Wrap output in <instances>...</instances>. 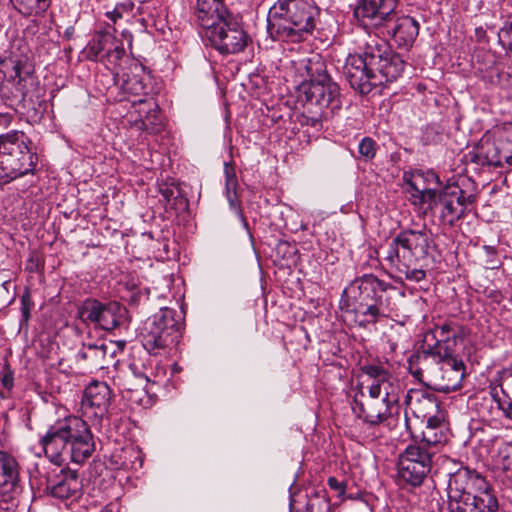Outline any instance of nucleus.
<instances>
[{"label":"nucleus","mask_w":512,"mask_h":512,"mask_svg":"<svg viewBox=\"0 0 512 512\" xmlns=\"http://www.w3.org/2000/svg\"><path fill=\"white\" fill-rule=\"evenodd\" d=\"M470 198L458 185L449 184L436 191L428 209L439 214L441 223L453 226L464 216Z\"/></svg>","instance_id":"9d476101"},{"label":"nucleus","mask_w":512,"mask_h":512,"mask_svg":"<svg viewBox=\"0 0 512 512\" xmlns=\"http://www.w3.org/2000/svg\"><path fill=\"white\" fill-rule=\"evenodd\" d=\"M130 289H131L130 301L132 303H139L141 301L142 297L145 296V294L142 293L141 290L136 289L135 285H133Z\"/></svg>","instance_id":"4d7b16f0"},{"label":"nucleus","mask_w":512,"mask_h":512,"mask_svg":"<svg viewBox=\"0 0 512 512\" xmlns=\"http://www.w3.org/2000/svg\"><path fill=\"white\" fill-rule=\"evenodd\" d=\"M163 197L169 202L171 198H175L174 190L171 188H165L161 190Z\"/></svg>","instance_id":"680f3d73"},{"label":"nucleus","mask_w":512,"mask_h":512,"mask_svg":"<svg viewBox=\"0 0 512 512\" xmlns=\"http://www.w3.org/2000/svg\"><path fill=\"white\" fill-rule=\"evenodd\" d=\"M394 9L393 0H360L354 7V18L358 21L370 19L374 25H381Z\"/></svg>","instance_id":"412c9836"},{"label":"nucleus","mask_w":512,"mask_h":512,"mask_svg":"<svg viewBox=\"0 0 512 512\" xmlns=\"http://www.w3.org/2000/svg\"><path fill=\"white\" fill-rule=\"evenodd\" d=\"M499 503L493 489L486 486L474 494L447 503V512H498Z\"/></svg>","instance_id":"2eb2a0df"},{"label":"nucleus","mask_w":512,"mask_h":512,"mask_svg":"<svg viewBox=\"0 0 512 512\" xmlns=\"http://www.w3.org/2000/svg\"><path fill=\"white\" fill-rule=\"evenodd\" d=\"M328 486L335 493V496L339 499V501H343L345 499L347 487L345 480L334 476L329 477Z\"/></svg>","instance_id":"09e8293b"},{"label":"nucleus","mask_w":512,"mask_h":512,"mask_svg":"<svg viewBox=\"0 0 512 512\" xmlns=\"http://www.w3.org/2000/svg\"><path fill=\"white\" fill-rule=\"evenodd\" d=\"M40 444L45 455L53 462L69 458L76 464H82L95 451V440L90 427L77 416L56 421L41 437Z\"/></svg>","instance_id":"f257e3e1"},{"label":"nucleus","mask_w":512,"mask_h":512,"mask_svg":"<svg viewBox=\"0 0 512 512\" xmlns=\"http://www.w3.org/2000/svg\"><path fill=\"white\" fill-rule=\"evenodd\" d=\"M236 190L237 189H233V190H230L228 188H225V191H226V197H227V200L230 204V206L237 210L240 217L242 218L243 222L245 223V225H247V222L241 212V210L239 209V201H238V198H237V193H236Z\"/></svg>","instance_id":"603ef678"},{"label":"nucleus","mask_w":512,"mask_h":512,"mask_svg":"<svg viewBox=\"0 0 512 512\" xmlns=\"http://www.w3.org/2000/svg\"><path fill=\"white\" fill-rule=\"evenodd\" d=\"M129 368L135 374V376L142 377V373L138 372V370L136 368V364H134V363L130 364Z\"/></svg>","instance_id":"69168bd1"},{"label":"nucleus","mask_w":512,"mask_h":512,"mask_svg":"<svg viewBox=\"0 0 512 512\" xmlns=\"http://www.w3.org/2000/svg\"><path fill=\"white\" fill-rule=\"evenodd\" d=\"M429 473L430 471L417 463L398 460L396 481L402 488H416L423 484Z\"/></svg>","instance_id":"393cba45"},{"label":"nucleus","mask_w":512,"mask_h":512,"mask_svg":"<svg viewBox=\"0 0 512 512\" xmlns=\"http://www.w3.org/2000/svg\"><path fill=\"white\" fill-rule=\"evenodd\" d=\"M362 31L356 40L357 50L354 53V80H357V87L360 94L365 95L371 92L377 85L379 72L386 82L397 80L405 69V61L395 52L383 53L378 46L377 39Z\"/></svg>","instance_id":"f03ea898"},{"label":"nucleus","mask_w":512,"mask_h":512,"mask_svg":"<svg viewBox=\"0 0 512 512\" xmlns=\"http://www.w3.org/2000/svg\"><path fill=\"white\" fill-rule=\"evenodd\" d=\"M302 512H330V502L326 490L321 489L308 495Z\"/></svg>","instance_id":"c9c22d12"},{"label":"nucleus","mask_w":512,"mask_h":512,"mask_svg":"<svg viewBox=\"0 0 512 512\" xmlns=\"http://www.w3.org/2000/svg\"><path fill=\"white\" fill-rule=\"evenodd\" d=\"M319 14L311 0H277L268 12L267 31L274 41L301 42L314 30Z\"/></svg>","instance_id":"7ed1b4c3"},{"label":"nucleus","mask_w":512,"mask_h":512,"mask_svg":"<svg viewBox=\"0 0 512 512\" xmlns=\"http://www.w3.org/2000/svg\"><path fill=\"white\" fill-rule=\"evenodd\" d=\"M360 371L363 375L368 376L373 380L369 387V394L380 397L381 393H384L385 401L391 394L395 393L397 386L396 378L386 370L381 364H362L359 362Z\"/></svg>","instance_id":"6ab92c4d"},{"label":"nucleus","mask_w":512,"mask_h":512,"mask_svg":"<svg viewBox=\"0 0 512 512\" xmlns=\"http://www.w3.org/2000/svg\"><path fill=\"white\" fill-rule=\"evenodd\" d=\"M14 7L23 15L39 14L48 7L47 0H11Z\"/></svg>","instance_id":"e433bc0d"},{"label":"nucleus","mask_w":512,"mask_h":512,"mask_svg":"<svg viewBox=\"0 0 512 512\" xmlns=\"http://www.w3.org/2000/svg\"><path fill=\"white\" fill-rule=\"evenodd\" d=\"M399 461L417 463L428 471L432 468V453L427 447L417 442L408 445L405 450L399 455Z\"/></svg>","instance_id":"c756f323"},{"label":"nucleus","mask_w":512,"mask_h":512,"mask_svg":"<svg viewBox=\"0 0 512 512\" xmlns=\"http://www.w3.org/2000/svg\"><path fill=\"white\" fill-rule=\"evenodd\" d=\"M114 43V36L110 32H97L86 47V56L91 61L104 60L105 53Z\"/></svg>","instance_id":"c85d7f7f"},{"label":"nucleus","mask_w":512,"mask_h":512,"mask_svg":"<svg viewBox=\"0 0 512 512\" xmlns=\"http://www.w3.org/2000/svg\"><path fill=\"white\" fill-rule=\"evenodd\" d=\"M385 26L388 34L401 48L412 46L419 33L418 22L410 16H402L393 21L390 15L385 21Z\"/></svg>","instance_id":"aec40b11"},{"label":"nucleus","mask_w":512,"mask_h":512,"mask_svg":"<svg viewBox=\"0 0 512 512\" xmlns=\"http://www.w3.org/2000/svg\"><path fill=\"white\" fill-rule=\"evenodd\" d=\"M237 14L232 12L225 3V0H197L195 6L196 23L199 26L200 34L226 23Z\"/></svg>","instance_id":"4468645a"},{"label":"nucleus","mask_w":512,"mask_h":512,"mask_svg":"<svg viewBox=\"0 0 512 512\" xmlns=\"http://www.w3.org/2000/svg\"><path fill=\"white\" fill-rule=\"evenodd\" d=\"M499 408L504 412L505 416L510 419V415H512V402L507 403V406L505 407L500 403L499 400H497Z\"/></svg>","instance_id":"052dcab7"},{"label":"nucleus","mask_w":512,"mask_h":512,"mask_svg":"<svg viewBox=\"0 0 512 512\" xmlns=\"http://www.w3.org/2000/svg\"><path fill=\"white\" fill-rule=\"evenodd\" d=\"M373 500L374 497L371 494H354V512H373Z\"/></svg>","instance_id":"c03bdc74"},{"label":"nucleus","mask_w":512,"mask_h":512,"mask_svg":"<svg viewBox=\"0 0 512 512\" xmlns=\"http://www.w3.org/2000/svg\"><path fill=\"white\" fill-rule=\"evenodd\" d=\"M304 67L308 79L301 84L300 91L315 113L327 117L340 108L339 86L327 74L326 64L319 55L308 58Z\"/></svg>","instance_id":"39448f33"},{"label":"nucleus","mask_w":512,"mask_h":512,"mask_svg":"<svg viewBox=\"0 0 512 512\" xmlns=\"http://www.w3.org/2000/svg\"><path fill=\"white\" fill-rule=\"evenodd\" d=\"M483 250L485 252L486 259L484 261L487 269H497L501 266L502 262L497 255V250L494 246L484 245Z\"/></svg>","instance_id":"49530a36"},{"label":"nucleus","mask_w":512,"mask_h":512,"mask_svg":"<svg viewBox=\"0 0 512 512\" xmlns=\"http://www.w3.org/2000/svg\"><path fill=\"white\" fill-rule=\"evenodd\" d=\"M498 465L505 471L512 469V444H505L499 449Z\"/></svg>","instance_id":"a18cd8bd"},{"label":"nucleus","mask_w":512,"mask_h":512,"mask_svg":"<svg viewBox=\"0 0 512 512\" xmlns=\"http://www.w3.org/2000/svg\"><path fill=\"white\" fill-rule=\"evenodd\" d=\"M380 424L381 422L356 418V421H354V429H356L357 434L354 435V437H356L359 442H374L381 435Z\"/></svg>","instance_id":"473e14b6"},{"label":"nucleus","mask_w":512,"mask_h":512,"mask_svg":"<svg viewBox=\"0 0 512 512\" xmlns=\"http://www.w3.org/2000/svg\"><path fill=\"white\" fill-rule=\"evenodd\" d=\"M111 399L110 387L105 382L90 383L81 401V409L87 417L102 418L109 407Z\"/></svg>","instance_id":"f3484780"},{"label":"nucleus","mask_w":512,"mask_h":512,"mask_svg":"<svg viewBox=\"0 0 512 512\" xmlns=\"http://www.w3.org/2000/svg\"><path fill=\"white\" fill-rule=\"evenodd\" d=\"M464 337H446L443 340H436L433 344L426 343L422 345V353L425 357L433 358L437 363L443 359L455 356L457 344Z\"/></svg>","instance_id":"bb28decb"},{"label":"nucleus","mask_w":512,"mask_h":512,"mask_svg":"<svg viewBox=\"0 0 512 512\" xmlns=\"http://www.w3.org/2000/svg\"><path fill=\"white\" fill-rule=\"evenodd\" d=\"M410 362V373L418 380L421 379L422 375H423V371L420 369V368H415L413 369L412 367V364H411V360L409 361Z\"/></svg>","instance_id":"e2e57ef3"},{"label":"nucleus","mask_w":512,"mask_h":512,"mask_svg":"<svg viewBox=\"0 0 512 512\" xmlns=\"http://www.w3.org/2000/svg\"><path fill=\"white\" fill-rule=\"evenodd\" d=\"M124 453L129 455L130 459L127 461L126 459L122 462V466L126 469H134L137 470L138 468L142 467V457L140 455V452L134 449L133 447L127 448L124 450Z\"/></svg>","instance_id":"de8ad7c7"},{"label":"nucleus","mask_w":512,"mask_h":512,"mask_svg":"<svg viewBox=\"0 0 512 512\" xmlns=\"http://www.w3.org/2000/svg\"><path fill=\"white\" fill-rule=\"evenodd\" d=\"M404 179L408 186L407 192L411 195L413 204H427V207H429L437 190L426 188L423 185L421 174L411 175L410 177L404 176Z\"/></svg>","instance_id":"cd10ccee"},{"label":"nucleus","mask_w":512,"mask_h":512,"mask_svg":"<svg viewBox=\"0 0 512 512\" xmlns=\"http://www.w3.org/2000/svg\"><path fill=\"white\" fill-rule=\"evenodd\" d=\"M18 464L13 456L0 450V493L13 490L18 481Z\"/></svg>","instance_id":"a878e982"},{"label":"nucleus","mask_w":512,"mask_h":512,"mask_svg":"<svg viewBox=\"0 0 512 512\" xmlns=\"http://www.w3.org/2000/svg\"><path fill=\"white\" fill-rule=\"evenodd\" d=\"M108 345L103 340L94 343H84L82 349L77 353V358L83 361H90L95 367H103Z\"/></svg>","instance_id":"7c9ffc66"},{"label":"nucleus","mask_w":512,"mask_h":512,"mask_svg":"<svg viewBox=\"0 0 512 512\" xmlns=\"http://www.w3.org/2000/svg\"><path fill=\"white\" fill-rule=\"evenodd\" d=\"M483 489L487 485L484 478L467 467H461L450 474L447 487V503L472 495L474 486Z\"/></svg>","instance_id":"dca6fc26"},{"label":"nucleus","mask_w":512,"mask_h":512,"mask_svg":"<svg viewBox=\"0 0 512 512\" xmlns=\"http://www.w3.org/2000/svg\"><path fill=\"white\" fill-rule=\"evenodd\" d=\"M499 135L502 138V140L508 142L510 146L509 151L512 154V122L505 124Z\"/></svg>","instance_id":"5fc2aeb1"},{"label":"nucleus","mask_w":512,"mask_h":512,"mask_svg":"<svg viewBox=\"0 0 512 512\" xmlns=\"http://www.w3.org/2000/svg\"><path fill=\"white\" fill-rule=\"evenodd\" d=\"M4 79L15 89L14 97L23 101L38 85L27 58L9 57L1 62Z\"/></svg>","instance_id":"f8f14e48"},{"label":"nucleus","mask_w":512,"mask_h":512,"mask_svg":"<svg viewBox=\"0 0 512 512\" xmlns=\"http://www.w3.org/2000/svg\"><path fill=\"white\" fill-rule=\"evenodd\" d=\"M39 267L40 259L38 255L35 253H31L27 261L26 269L29 270L30 272H34L37 271Z\"/></svg>","instance_id":"6e6d98bb"},{"label":"nucleus","mask_w":512,"mask_h":512,"mask_svg":"<svg viewBox=\"0 0 512 512\" xmlns=\"http://www.w3.org/2000/svg\"><path fill=\"white\" fill-rule=\"evenodd\" d=\"M133 104H139L137 110L139 119L135 120L137 128L150 134H157L164 128V122L159 115L158 105L152 100L138 98L132 101Z\"/></svg>","instance_id":"4be33fe9"},{"label":"nucleus","mask_w":512,"mask_h":512,"mask_svg":"<svg viewBox=\"0 0 512 512\" xmlns=\"http://www.w3.org/2000/svg\"><path fill=\"white\" fill-rule=\"evenodd\" d=\"M386 408L383 400H379L378 396L369 394L365 396L361 392V398L356 395L354 397V414L358 419H367L377 422H383L386 419Z\"/></svg>","instance_id":"b1692460"},{"label":"nucleus","mask_w":512,"mask_h":512,"mask_svg":"<svg viewBox=\"0 0 512 512\" xmlns=\"http://www.w3.org/2000/svg\"><path fill=\"white\" fill-rule=\"evenodd\" d=\"M508 142L498 134L495 138L483 137L480 142L468 152L466 157L472 163L481 166H512V154Z\"/></svg>","instance_id":"ddd939ff"},{"label":"nucleus","mask_w":512,"mask_h":512,"mask_svg":"<svg viewBox=\"0 0 512 512\" xmlns=\"http://www.w3.org/2000/svg\"><path fill=\"white\" fill-rule=\"evenodd\" d=\"M430 239L426 230L401 231L389 244L385 259L389 263L416 262L429 252Z\"/></svg>","instance_id":"0eeeda50"},{"label":"nucleus","mask_w":512,"mask_h":512,"mask_svg":"<svg viewBox=\"0 0 512 512\" xmlns=\"http://www.w3.org/2000/svg\"><path fill=\"white\" fill-rule=\"evenodd\" d=\"M377 143L370 137H364L358 144L359 158L365 162L372 160L377 151Z\"/></svg>","instance_id":"ea45409f"},{"label":"nucleus","mask_w":512,"mask_h":512,"mask_svg":"<svg viewBox=\"0 0 512 512\" xmlns=\"http://www.w3.org/2000/svg\"><path fill=\"white\" fill-rule=\"evenodd\" d=\"M447 439V435L445 430L425 428L421 432V439L418 444H422L424 447H432L436 446L442 442H445Z\"/></svg>","instance_id":"58836bf2"},{"label":"nucleus","mask_w":512,"mask_h":512,"mask_svg":"<svg viewBox=\"0 0 512 512\" xmlns=\"http://www.w3.org/2000/svg\"><path fill=\"white\" fill-rule=\"evenodd\" d=\"M407 411L417 419H425L438 410V402L434 394L421 390H409L405 396Z\"/></svg>","instance_id":"5701e85b"},{"label":"nucleus","mask_w":512,"mask_h":512,"mask_svg":"<svg viewBox=\"0 0 512 512\" xmlns=\"http://www.w3.org/2000/svg\"><path fill=\"white\" fill-rule=\"evenodd\" d=\"M181 337V315L176 310L165 307L146 322L142 342L150 354L157 355L178 344Z\"/></svg>","instance_id":"423d86ee"},{"label":"nucleus","mask_w":512,"mask_h":512,"mask_svg":"<svg viewBox=\"0 0 512 512\" xmlns=\"http://www.w3.org/2000/svg\"><path fill=\"white\" fill-rule=\"evenodd\" d=\"M465 335V328L461 324L453 321H448L436 325L434 331L428 332L425 336L423 344L428 343L429 336H432V338L435 339L436 341L446 339V337H465Z\"/></svg>","instance_id":"72a5a7b5"},{"label":"nucleus","mask_w":512,"mask_h":512,"mask_svg":"<svg viewBox=\"0 0 512 512\" xmlns=\"http://www.w3.org/2000/svg\"><path fill=\"white\" fill-rule=\"evenodd\" d=\"M203 38L209 41L211 47L222 55L242 52L250 40L239 15L216 28L214 27L210 32H204Z\"/></svg>","instance_id":"6e6552de"},{"label":"nucleus","mask_w":512,"mask_h":512,"mask_svg":"<svg viewBox=\"0 0 512 512\" xmlns=\"http://www.w3.org/2000/svg\"><path fill=\"white\" fill-rule=\"evenodd\" d=\"M82 488L78 473L70 469H61L48 476L46 491L58 499H68L79 495Z\"/></svg>","instance_id":"a211bd4d"},{"label":"nucleus","mask_w":512,"mask_h":512,"mask_svg":"<svg viewBox=\"0 0 512 512\" xmlns=\"http://www.w3.org/2000/svg\"><path fill=\"white\" fill-rule=\"evenodd\" d=\"M125 55V49L120 41L114 37V43L109 47L105 53L104 60L102 62L117 66Z\"/></svg>","instance_id":"a19ab883"},{"label":"nucleus","mask_w":512,"mask_h":512,"mask_svg":"<svg viewBox=\"0 0 512 512\" xmlns=\"http://www.w3.org/2000/svg\"><path fill=\"white\" fill-rule=\"evenodd\" d=\"M354 285L357 288V295L354 294V301L357 302V306L354 308L355 321L359 326L374 324L379 315L377 303L380 282L370 274L354 280Z\"/></svg>","instance_id":"9b49d317"},{"label":"nucleus","mask_w":512,"mask_h":512,"mask_svg":"<svg viewBox=\"0 0 512 512\" xmlns=\"http://www.w3.org/2000/svg\"><path fill=\"white\" fill-rule=\"evenodd\" d=\"M0 382H1L2 386L5 389H7L8 391H10L13 388L14 377H13V372L10 370L9 367H5L0 372Z\"/></svg>","instance_id":"3c124183"},{"label":"nucleus","mask_w":512,"mask_h":512,"mask_svg":"<svg viewBox=\"0 0 512 512\" xmlns=\"http://www.w3.org/2000/svg\"><path fill=\"white\" fill-rule=\"evenodd\" d=\"M78 313L84 323L112 331L122 324L127 311L117 301L101 302L97 299H87L80 306Z\"/></svg>","instance_id":"1a4fd4ad"},{"label":"nucleus","mask_w":512,"mask_h":512,"mask_svg":"<svg viewBox=\"0 0 512 512\" xmlns=\"http://www.w3.org/2000/svg\"><path fill=\"white\" fill-rule=\"evenodd\" d=\"M351 57V54L349 53L343 63V70L344 74L346 76V79L349 83H352V73H351V65L349 64V58Z\"/></svg>","instance_id":"13d9d810"},{"label":"nucleus","mask_w":512,"mask_h":512,"mask_svg":"<svg viewBox=\"0 0 512 512\" xmlns=\"http://www.w3.org/2000/svg\"><path fill=\"white\" fill-rule=\"evenodd\" d=\"M13 114L11 113H0V126L7 127L13 120Z\"/></svg>","instance_id":"bf43d9fd"},{"label":"nucleus","mask_w":512,"mask_h":512,"mask_svg":"<svg viewBox=\"0 0 512 512\" xmlns=\"http://www.w3.org/2000/svg\"><path fill=\"white\" fill-rule=\"evenodd\" d=\"M33 142L20 130H11L0 135V183L8 184L28 174H33L37 153Z\"/></svg>","instance_id":"20e7f679"},{"label":"nucleus","mask_w":512,"mask_h":512,"mask_svg":"<svg viewBox=\"0 0 512 512\" xmlns=\"http://www.w3.org/2000/svg\"><path fill=\"white\" fill-rule=\"evenodd\" d=\"M21 302V319H20V326H27L28 322L31 317V311L34 307V302L32 300L31 294L29 290H25L24 293L21 295L20 298Z\"/></svg>","instance_id":"79ce46f5"},{"label":"nucleus","mask_w":512,"mask_h":512,"mask_svg":"<svg viewBox=\"0 0 512 512\" xmlns=\"http://www.w3.org/2000/svg\"><path fill=\"white\" fill-rule=\"evenodd\" d=\"M408 412H409V411H407V410H406V412H405V426H406L407 431H408V432L410 433V435L412 436V438L416 439V438H418V437L414 435V433H413V431H412V429H411L410 422H409V418H408Z\"/></svg>","instance_id":"0e129e2a"},{"label":"nucleus","mask_w":512,"mask_h":512,"mask_svg":"<svg viewBox=\"0 0 512 512\" xmlns=\"http://www.w3.org/2000/svg\"><path fill=\"white\" fill-rule=\"evenodd\" d=\"M225 188L230 190L237 189L238 181L235 167L232 163L224 164Z\"/></svg>","instance_id":"8fccbe9b"},{"label":"nucleus","mask_w":512,"mask_h":512,"mask_svg":"<svg viewBox=\"0 0 512 512\" xmlns=\"http://www.w3.org/2000/svg\"><path fill=\"white\" fill-rule=\"evenodd\" d=\"M391 267H395L399 273L403 274L407 280L420 282L426 277V272L423 269H417L416 262H405L400 260L398 263H389Z\"/></svg>","instance_id":"4c0bfd02"},{"label":"nucleus","mask_w":512,"mask_h":512,"mask_svg":"<svg viewBox=\"0 0 512 512\" xmlns=\"http://www.w3.org/2000/svg\"><path fill=\"white\" fill-rule=\"evenodd\" d=\"M121 88L124 93L138 96L139 98H145L147 95L146 84L143 78L137 73H133L132 75L127 74L126 77L123 78Z\"/></svg>","instance_id":"f704fd0d"},{"label":"nucleus","mask_w":512,"mask_h":512,"mask_svg":"<svg viewBox=\"0 0 512 512\" xmlns=\"http://www.w3.org/2000/svg\"><path fill=\"white\" fill-rule=\"evenodd\" d=\"M504 372H505V373H508V374H509V376H511V377H512V364H511L507 369H505V371H504Z\"/></svg>","instance_id":"774afa93"},{"label":"nucleus","mask_w":512,"mask_h":512,"mask_svg":"<svg viewBox=\"0 0 512 512\" xmlns=\"http://www.w3.org/2000/svg\"><path fill=\"white\" fill-rule=\"evenodd\" d=\"M425 419H426V427L425 428H432V429H439V430L446 429V425H445L443 419L434 414H430Z\"/></svg>","instance_id":"864d4df0"},{"label":"nucleus","mask_w":512,"mask_h":512,"mask_svg":"<svg viewBox=\"0 0 512 512\" xmlns=\"http://www.w3.org/2000/svg\"><path fill=\"white\" fill-rule=\"evenodd\" d=\"M134 70H135V72H137V71L143 72L144 71V67L142 65L135 64L134 65Z\"/></svg>","instance_id":"338daca9"},{"label":"nucleus","mask_w":512,"mask_h":512,"mask_svg":"<svg viewBox=\"0 0 512 512\" xmlns=\"http://www.w3.org/2000/svg\"><path fill=\"white\" fill-rule=\"evenodd\" d=\"M443 362L447 368L444 370L445 375L454 374V381L452 383H448L443 387V390L455 391L459 389L462 385V380L465 376V365L462 359L457 358L456 356H450L443 359Z\"/></svg>","instance_id":"2f4dec72"},{"label":"nucleus","mask_w":512,"mask_h":512,"mask_svg":"<svg viewBox=\"0 0 512 512\" xmlns=\"http://www.w3.org/2000/svg\"><path fill=\"white\" fill-rule=\"evenodd\" d=\"M498 39L501 46L512 53V15L500 28L498 32Z\"/></svg>","instance_id":"37998d69"}]
</instances>
